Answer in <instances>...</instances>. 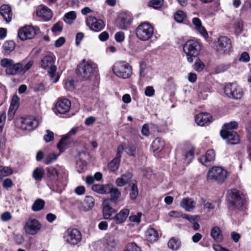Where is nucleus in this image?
<instances>
[{
  "label": "nucleus",
  "mask_w": 251,
  "mask_h": 251,
  "mask_svg": "<svg viewBox=\"0 0 251 251\" xmlns=\"http://www.w3.org/2000/svg\"><path fill=\"white\" fill-rule=\"evenodd\" d=\"M109 193L110 194L111 198L105 200H110L111 202H112L114 204H116L118 201V199L121 196L120 192L117 188L113 187L110 185V190Z\"/></svg>",
  "instance_id": "32"
},
{
  "label": "nucleus",
  "mask_w": 251,
  "mask_h": 251,
  "mask_svg": "<svg viewBox=\"0 0 251 251\" xmlns=\"http://www.w3.org/2000/svg\"><path fill=\"white\" fill-rule=\"evenodd\" d=\"M37 15L44 21H48L51 19L52 13L51 10L47 6L41 5L37 10Z\"/></svg>",
  "instance_id": "20"
},
{
  "label": "nucleus",
  "mask_w": 251,
  "mask_h": 251,
  "mask_svg": "<svg viewBox=\"0 0 251 251\" xmlns=\"http://www.w3.org/2000/svg\"><path fill=\"white\" fill-rule=\"evenodd\" d=\"M125 150L126 153L129 155H134L136 151V148L134 145L129 144L127 147H125Z\"/></svg>",
  "instance_id": "58"
},
{
  "label": "nucleus",
  "mask_w": 251,
  "mask_h": 251,
  "mask_svg": "<svg viewBox=\"0 0 251 251\" xmlns=\"http://www.w3.org/2000/svg\"><path fill=\"white\" fill-rule=\"evenodd\" d=\"M185 157L187 163H189L194 158V151L192 150H190L186 152Z\"/></svg>",
  "instance_id": "61"
},
{
  "label": "nucleus",
  "mask_w": 251,
  "mask_h": 251,
  "mask_svg": "<svg viewBox=\"0 0 251 251\" xmlns=\"http://www.w3.org/2000/svg\"><path fill=\"white\" fill-rule=\"evenodd\" d=\"M69 138L66 135L64 136L57 144V148L60 152H63L69 144Z\"/></svg>",
  "instance_id": "41"
},
{
  "label": "nucleus",
  "mask_w": 251,
  "mask_h": 251,
  "mask_svg": "<svg viewBox=\"0 0 251 251\" xmlns=\"http://www.w3.org/2000/svg\"><path fill=\"white\" fill-rule=\"evenodd\" d=\"M65 240L69 244L76 245L82 239L80 231L76 228H69L65 232L64 235Z\"/></svg>",
  "instance_id": "11"
},
{
  "label": "nucleus",
  "mask_w": 251,
  "mask_h": 251,
  "mask_svg": "<svg viewBox=\"0 0 251 251\" xmlns=\"http://www.w3.org/2000/svg\"><path fill=\"white\" fill-rule=\"evenodd\" d=\"M71 106V102L68 99L61 98L56 102L55 108L59 113L63 114L69 111Z\"/></svg>",
  "instance_id": "17"
},
{
  "label": "nucleus",
  "mask_w": 251,
  "mask_h": 251,
  "mask_svg": "<svg viewBox=\"0 0 251 251\" xmlns=\"http://www.w3.org/2000/svg\"><path fill=\"white\" fill-rule=\"evenodd\" d=\"M76 165L77 167H79L80 169H78L77 171L79 173L83 172L86 169L87 163L85 161L77 160L76 162Z\"/></svg>",
  "instance_id": "55"
},
{
  "label": "nucleus",
  "mask_w": 251,
  "mask_h": 251,
  "mask_svg": "<svg viewBox=\"0 0 251 251\" xmlns=\"http://www.w3.org/2000/svg\"><path fill=\"white\" fill-rule=\"evenodd\" d=\"M132 68L125 61H117L112 67L113 73L118 77L126 79L129 78L132 74Z\"/></svg>",
  "instance_id": "5"
},
{
  "label": "nucleus",
  "mask_w": 251,
  "mask_h": 251,
  "mask_svg": "<svg viewBox=\"0 0 251 251\" xmlns=\"http://www.w3.org/2000/svg\"><path fill=\"white\" fill-rule=\"evenodd\" d=\"M98 66L93 62L83 59L78 66L77 73L79 78L82 80H87L91 78L97 72Z\"/></svg>",
  "instance_id": "2"
},
{
  "label": "nucleus",
  "mask_w": 251,
  "mask_h": 251,
  "mask_svg": "<svg viewBox=\"0 0 251 251\" xmlns=\"http://www.w3.org/2000/svg\"><path fill=\"white\" fill-rule=\"evenodd\" d=\"M215 158V153L213 150H209L204 155L200 158L201 163L205 166H208L213 162Z\"/></svg>",
  "instance_id": "23"
},
{
  "label": "nucleus",
  "mask_w": 251,
  "mask_h": 251,
  "mask_svg": "<svg viewBox=\"0 0 251 251\" xmlns=\"http://www.w3.org/2000/svg\"><path fill=\"white\" fill-rule=\"evenodd\" d=\"M38 126V121L33 117H27L20 120V128L23 130L31 131Z\"/></svg>",
  "instance_id": "14"
},
{
  "label": "nucleus",
  "mask_w": 251,
  "mask_h": 251,
  "mask_svg": "<svg viewBox=\"0 0 251 251\" xmlns=\"http://www.w3.org/2000/svg\"><path fill=\"white\" fill-rule=\"evenodd\" d=\"M183 50L186 55L188 62L192 63L194 58L197 57L201 50V44L198 40H188L183 45Z\"/></svg>",
  "instance_id": "3"
},
{
  "label": "nucleus",
  "mask_w": 251,
  "mask_h": 251,
  "mask_svg": "<svg viewBox=\"0 0 251 251\" xmlns=\"http://www.w3.org/2000/svg\"><path fill=\"white\" fill-rule=\"evenodd\" d=\"M146 236L148 241L150 242L156 241L158 237L157 231L152 228H150L147 230Z\"/></svg>",
  "instance_id": "36"
},
{
  "label": "nucleus",
  "mask_w": 251,
  "mask_h": 251,
  "mask_svg": "<svg viewBox=\"0 0 251 251\" xmlns=\"http://www.w3.org/2000/svg\"><path fill=\"white\" fill-rule=\"evenodd\" d=\"M163 4V0H151L148 3L149 6L154 9H159Z\"/></svg>",
  "instance_id": "46"
},
{
  "label": "nucleus",
  "mask_w": 251,
  "mask_h": 251,
  "mask_svg": "<svg viewBox=\"0 0 251 251\" xmlns=\"http://www.w3.org/2000/svg\"><path fill=\"white\" fill-rule=\"evenodd\" d=\"M243 26V23L240 20L236 21L234 23L235 31L237 33H240L242 31Z\"/></svg>",
  "instance_id": "52"
},
{
  "label": "nucleus",
  "mask_w": 251,
  "mask_h": 251,
  "mask_svg": "<svg viewBox=\"0 0 251 251\" xmlns=\"http://www.w3.org/2000/svg\"><path fill=\"white\" fill-rule=\"evenodd\" d=\"M227 172L220 167L212 168L208 172L207 180L214 181L219 183H223L227 177Z\"/></svg>",
  "instance_id": "8"
},
{
  "label": "nucleus",
  "mask_w": 251,
  "mask_h": 251,
  "mask_svg": "<svg viewBox=\"0 0 251 251\" xmlns=\"http://www.w3.org/2000/svg\"><path fill=\"white\" fill-rule=\"evenodd\" d=\"M76 83L72 78H68L66 80L64 87L68 91H73L75 88Z\"/></svg>",
  "instance_id": "45"
},
{
  "label": "nucleus",
  "mask_w": 251,
  "mask_h": 251,
  "mask_svg": "<svg viewBox=\"0 0 251 251\" xmlns=\"http://www.w3.org/2000/svg\"><path fill=\"white\" fill-rule=\"evenodd\" d=\"M142 215V213L138 212L136 215H130L129 217V220L132 222L139 223L141 221Z\"/></svg>",
  "instance_id": "57"
},
{
  "label": "nucleus",
  "mask_w": 251,
  "mask_h": 251,
  "mask_svg": "<svg viewBox=\"0 0 251 251\" xmlns=\"http://www.w3.org/2000/svg\"><path fill=\"white\" fill-rule=\"evenodd\" d=\"M115 39L117 42H121L124 40L125 36L123 32H118L115 34Z\"/></svg>",
  "instance_id": "64"
},
{
  "label": "nucleus",
  "mask_w": 251,
  "mask_h": 251,
  "mask_svg": "<svg viewBox=\"0 0 251 251\" xmlns=\"http://www.w3.org/2000/svg\"><path fill=\"white\" fill-rule=\"evenodd\" d=\"M86 23L92 30L96 32L102 30L105 25L102 20L97 19L93 16H89L87 18Z\"/></svg>",
  "instance_id": "16"
},
{
  "label": "nucleus",
  "mask_w": 251,
  "mask_h": 251,
  "mask_svg": "<svg viewBox=\"0 0 251 251\" xmlns=\"http://www.w3.org/2000/svg\"><path fill=\"white\" fill-rule=\"evenodd\" d=\"M227 199L232 206L240 208L244 204L245 197L242 192L234 189L228 191Z\"/></svg>",
  "instance_id": "9"
},
{
  "label": "nucleus",
  "mask_w": 251,
  "mask_h": 251,
  "mask_svg": "<svg viewBox=\"0 0 251 251\" xmlns=\"http://www.w3.org/2000/svg\"><path fill=\"white\" fill-rule=\"evenodd\" d=\"M54 139L53 133L50 130H46V134L44 136V139L46 142L52 141Z\"/></svg>",
  "instance_id": "56"
},
{
  "label": "nucleus",
  "mask_w": 251,
  "mask_h": 251,
  "mask_svg": "<svg viewBox=\"0 0 251 251\" xmlns=\"http://www.w3.org/2000/svg\"><path fill=\"white\" fill-rule=\"evenodd\" d=\"M212 116L209 113H201L195 117V121L200 126H204L211 122Z\"/></svg>",
  "instance_id": "22"
},
{
  "label": "nucleus",
  "mask_w": 251,
  "mask_h": 251,
  "mask_svg": "<svg viewBox=\"0 0 251 251\" xmlns=\"http://www.w3.org/2000/svg\"><path fill=\"white\" fill-rule=\"evenodd\" d=\"M154 33V28L148 22L140 24L136 28V35L141 41H146L150 39Z\"/></svg>",
  "instance_id": "7"
},
{
  "label": "nucleus",
  "mask_w": 251,
  "mask_h": 251,
  "mask_svg": "<svg viewBox=\"0 0 251 251\" xmlns=\"http://www.w3.org/2000/svg\"><path fill=\"white\" fill-rule=\"evenodd\" d=\"M57 159V156L54 153H51L48 155L45 159V163L49 164Z\"/></svg>",
  "instance_id": "59"
},
{
  "label": "nucleus",
  "mask_w": 251,
  "mask_h": 251,
  "mask_svg": "<svg viewBox=\"0 0 251 251\" xmlns=\"http://www.w3.org/2000/svg\"><path fill=\"white\" fill-rule=\"evenodd\" d=\"M180 245V241L176 238H172L168 243V247L173 250L178 249Z\"/></svg>",
  "instance_id": "40"
},
{
  "label": "nucleus",
  "mask_w": 251,
  "mask_h": 251,
  "mask_svg": "<svg viewBox=\"0 0 251 251\" xmlns=\"http://www.w3.org/2000/svg\"><path fill=\"white\" fill-rule=\"evenodd\" d=\"M204 67V63L200 59L197 60L194 64V68L197 72L201 71L203 69Z\"/></svg>",
  "instance_id": "53"
},
{
  "label": "nucleus",
  "mask_w": 251,
  "mask_h": 251,
  "mask_svg": "<svg viewBox=\"0 0 251 251\" xmlns=\"http://www.w3.org/2000/svg\"><path fill=\"white\" fill-rule=\"evenodd\" d=\"M47 172L48 176L53 181L63 183L67 180V175L66 170L62 166L56 165L54 167H49L47 169Z\"/></svg>",
  "instance_id": "6"
},
{
  "label": "nucleus",
  "mask_w": 251,
  "mask_h": 251,
  "mask_svg": "<svg viewBox=\"0 0 251 251\" xmlns=\"http://www.w3.org/2000/svg\"><path fill=\"white\" fill-rule=\"evenodd\" d=\"M168 215L170 217L174 218L182 217L191 222L197 221L199 218L198 216H191L186 214H182L181 212L177 211H171L169 213Z\"/></svg>",
  "instance_id": "25"
},
{
  "label": "nucleus",
  "mask_w": 251,
  "mask_h": 251,
  "mask_svg": "<svg viewBox=\"0 0 251 251\" xmlns=\"http://www.w3.org/2000/svg\"><path fill=\"white\" fill-rule=\"evenodd\" d=\"M196 202L190 198H183L180 203V206L187 211H190L195 207Z\"/></svg>",
  "instance_id": "27"
},
{
  "label": "nucleus",
  "mask_w": 251,
  "mask_h": 251,
  "mask_svg": "<svg viewBox=\"0 0 251 251\" xmlns=\"http://www.w3.org/2000/svg\"><path fill=\"white\" fill-rule=\"evenodd\" d=\"M63 26L60 22L56 23L52 27L51 30L53 32H61L62 31Z\"/></svg>",
  "instance_id": "63"
},
{
  "label": "nucleus",
  "mask_w": 251,
  "mask_h": 251,
  "mask_svg": "<svg viewBox=\"0 0 251 251\" xmlns=\"http://www.w3.org/2000/svg\"><path fill=\"white\" fill-rule=\"evenodd\" d=\"M229 64H221L218 65L215 69V72L219 74L227 71L230 68Z\"/></svg>",
  "instance_id": "47"
},
{
  "label": "nucleus",
  "mask_w": 251,
  "mask_h": 251,
  "mask_svg": "<svg viewBox=\"0 0 251 251\" xmlns=\"http://www.w3.org/2000/svg\"><path fill=\"white\" fill-rule=\"evenodd\" d=\"M138 195V190L136 183H132L131 191L130 192V197L131 199L135 200Z\"/></svg>",
  "instance_id": "49"
},
{
  "label": "nucleus",
  "mask_w": 251,
  "mask_h": 251,
  "mask_svg": "<svg viewBox=\"0 0 251 251\" xmlns=\"http://www.w3.org/2000/svg\"><path fill=\"white\" fill-rule=\"evenodd\" d=\"M45 201L41 199H38L36 200L33 203L32 209L34 211H38L42 209L45 206Z\"/></svg>",
  "instance_id": "43"
},
{
  "label": "nucleus",
  "mask_w": 251,
  "mask_h": 251,
  "mask_svg": "<svg viewBox=\"0 0 251 251\" xmlns=\"http://www.w3.org/2000/svg\"><path fill=\"white\" fill-rule=\"evenodd\" d=\"M237 126L238 123L236 122L232 121L224 124L223 129L222 130H233L232 129L236 128Z\"/></svg>",
  "instance_id": "51"
},
{
  "label": "nucleus",
  "mask_w": 251,
  "mask_h": 251,
  "mask_svg": "<svg viewBox=\"0 0 251 251\" xmlns=\"http://www.w3.org/2000/svg\"><path fill=\"white\" fill-rule=\"evenodd\" d=\"M165 146V143L160 138H156L152 143L151 148L153 151H160Z\"/></svg>",
  "instance_id": "35"
},
{
  "label": "nucleus",
  "mask_w": 251,
  "mask_h": 251,
  "mask_svg": "<svg viewBox=\"0 0 251 251\" xmlns=\"http://www.w3.org/2000/svg\"><path fill=\"white\" fill-rule=\"evenodd\" d=\"M92 189L94 191L100 194H108L110 192V185L95 184L92 186Z\"/></svg>",
  "instance_id": "30"
},
{
  "label": "nucleus",
  "mask_w": 251,
  "mask_h": 251,
  "mask_svg": "<svg viewBox=\"0 0 251 251\" xmlns=\"http://www.w3.org/2000/svg\"><path fill=\"white\" fill-rule=\"evenodd\" d=\"M94 198L92 196H87L82 204L81 209L84 211L89 210L94 206Z\"/></svg>",
  "instance_id": "33"
},
{
  "label": "nucleus",
  "mask_w": 251,
  "mask_h": 251,
  "mask_svg": "<svg viewBox=\"0 0 251 251\" xmlns=\"http://www.w3.org/2000/svg\"><path fill=\"white\" fill-rule=\"evenodd\" d=\"M155 91L152 86H148L145 91V95L148 97H151L154 95Z\"/></svg>",
  "instance_id": "62"
},
{
  "label": "nucleus",
  "mask_w": 251,
  "mask_h": 251,
  "mask_svg": "<svg viewBox=\"0 0 251 251\" xmlns=\"http://www.w3.org/2000/svg\"><path fill=\"white\" fill-rule=\"evenodd\" d=\"M125 251H141L139 247L135 243H131L127 244L126 250Z\"/></svg>",
  "instance_id": "54"
},
{
  "label": "nucleus",
  "mask_w": 251,
  "mask_h": 251,
  "mask_svg": "<svg viewBox=\"0 0 251 251\" xmlns=\"http://www.w3.org/2000/svg\"><path fill=\"white\" fill-rule=\"evenodd\" d=\"M231 48L230 40L225 36L220 37L218 41V49L222 53L228 52Z\"/></svg>",
  "instance_id": "19"
},
{
  "label": "nucleus",
  "mask_w": 251,
  "mask_h": 251,
  "mask_svg": "<svg viewBox=\"0 0 251 251\" xmlns=\"http://www.w3.org/2000/svg\"><path fill=\"white\" fill-rule=\"evenodd\" d=\"M12 173V170L10 168L0 166V176H6Z\"/></svg>",
  "instance_id": "48"
},
{
  "label": "nucleus",
  "mask_w": 251,
  "mask_h": 251,
  "mask_svg": "<svg viewBox=\"0 0 251 251\" xmlns=\"http://www.w3.org/2000/svg\"><path fill=\"white\" fill-rule=\"evenodd\" d=\"M129 214V209L124 208L113 217V220H114L116 224H122L126 221Z\"/></svg>",
  "instance_id": "24"
},
{
  "label": "nucleus",
  "mask_w": 251,
  "mask_h": 251,
  "mask_svg": "<svg viewBox=\"0 0 251 251\" xmlns=\"http://www.w3.org/2000/svg\"><path fill=\"white\" fill-rule=\"evenodd\" d=\"M192 23L195 26L197 30L203 37H206L208 36L207 32L205 28L202 26L201 20L198 18H194L192 20Z\"/></svg>",
  "instance_id": "28"
},
{
  "label": "nucleus",
  "mask_w": 251,
  "mask_h": 251,
  "mask_svg": "<svg viewBox=\"0 0 251 251\" xmlns=\"http://www.w3.org/2000/svg\"><path fill=\"white\" fill-rule=\"evenodd\" d=\"M76 17L75 12L72 11L66 13L63 17V20L67 24H71L76 19Z\"/></svg>",
  "instance_id": "42"
},
{
  "label": "nucleus",
  "mask_w": 251,
  "mask_h": 251,
  "mask_svg": "<svg viewBox=\"0 0 251 251\" xmlns=\"http://www.w3.org/2000/svg\"><path fill=\"white\" fill-rule=\"evenodd\" d=\"M224 93L227 97L233 99H240L244 95L242 88L236 83L227 84L224 88Z\"/></svg>",
  "instance_id": "10"
},
{
  "label": "nucleus",
  "mask_w": 251,
  "mask_h": 251,
  "mask_svg": "<svg viewBox=\"0 0 251 251\" xmlns=\"http://www.w3.org/2000/svg\"><path fill=\"white\" fill-rule=\"evenodd\" d=\"M0 14L6 23H9L12 19L13 13L11 7L7 4H3L0 7Z\"/></svg>",
  "instance_id": "21"
},
{
  "label": "nucleus",
  "mask_w": 251,
  "mask_h": 251,
  "mask_svg": "<svg viewBox=\"0 0 251 251\" xmlns=\"http://www.w3.org/2000/svg\"><path fill=\"white\" fill-rule=\"evenodd\" d=\"M222 137L226 139L228 144L234 145L239 143V138L237 133L233 130H222L220 132Z\"/></svg>",
  "instance_id": "15"
},
{
  "label": "nucleus",
  "mask_w": 251,
  "mask_h": 251,
  "mask_svg": "<svg viewBox=\"0 0 251 251\" xmlns=\"http://www.w3.org/2000/svg\"><path fill=\"white\" fill-rule=\"evenodd\" d=\"M140 76L141 77L151 78V69L148 67L144 62L140 64Z\"/></svg>",
  "instance_id": "29"
},
{
  "label": "nucleus",
  "mask_w": 251,
  "mask_h": 251,
  "mask_svg": "<svg viewBox=\"0 0 251 251\" xmlns=\"http://www.w3.org/2000/svg\"><path fill=\"white\" fill-rule=\"evenodd\" d=\"M115 204L110 202V200H104L103 202V216L105 219L112 220L113 214L115 213V209L112 207Z\"/></svg>",
  "instance_id": "18"
},
{
  "label": "nucleus",
  "mask_w": 251,
  "mask_h": 251,
  "mask_svg": "<svg viewBox=\"0 0 251 251\" xmlns=\"http://www.w3.org/2000/svg\"><path fill=\"white\" fill-rule=\"evenodd\" d=\"M211 235L216 241L220 242L223 240L222 231L218 226H215L212 229Z\"/></svg>",
  "instance_id": "37"
},
{
  "label": "nucleus",
  "mask_w": 251,
  "mask_h": 251,
  "mask_svg": "<svg viewBox=\"0 0 251 251\" xmlns=\"http://www.w3.org/2000/svg\"><path fill=\"white\" fill-rule=\"evenodd\" d=\"M4 52L6 54H9L15 48V44L12 41H6L2 46Z\"/></svg>",
  "instance_id": "39"
},
{
  "label": "nucleus",
  "mask_w": 251,
  "mask_h": 251,
  "mask_svg": "<svg viewBox=\"0 0 251 251\" xmlns=\"http://www.w3.org/2000/svg\"><path fill=\"white\" fill-rule=\"evenodd\" d=\"M121 159L118 158L116 157L109 163L108 167L111 171H115L117 170L119 166Z\"/></svg>",
  "instance_id": "44"
},
{
  "label": "nucleus",
  "mask_w": 251,
  "mask_h": 251,
  "mask_svg": "<svg viewBox=\"0 0 251 251\" xmlns=\"http://www.w3.org/2000/svg\"><path fill=\"white\" fill-rule=\"evenodd\" d=\"M37 29L38 28L31 25H25L19 29L18 37L22 41L31 39L36 35Z\"/></svg>",
  "instance_id": "13"
},
{
  "label": "nucleus",
  "mask_w": 251,
  "mask_h": 251,
  "mask_svg": "<svg viewBox=\"0 0 251 251\" xmlns=\"http://www.w3.org/2000/svg\"><path fill=\"white\" fill-rule=\"evenodd\" d=\"M41 227V224L37 220L29 218L25 225L24 229L26 234L34 235L40 230Z\"/></svg>",
  "instance_id": "12"
},
{
  "label": "nucleus",
  "mask_w": 251,
  "mask_h": 251,
  "mask_svg": "<svg viewBox=\"0 0 251 251\" xmlns=\"http://www.w3.org/2000/svg\"><path fill=\"white\" fill-rule=\"evenodd\" d=\"M14 239L17 244L21 245L25 241L24 236L20 234H17L14 235Z\"/></svg>",
  "instance_id": "60"
},
{
  "label": "nucleus",
  "mask_w": 251,
  "mask_h": 251,
  "mask_svg": "<svg viewBox=\"0 0 251 251\" xmlns=\"http://www.w3.org/2000/svg\"><path fill=\"white\" fill-rule=\"evenodd\" d=\"M33 64V60H30L24 65L21 62H15L13 59L7 58H2L0 61L1 67L5 69L6 75L12 76L24 75L31 68Z\"/></svg>",
  "instance_id": "1"
},
{
  "label": "nucleus",
  "mask_w": 251,
  "mask_h": 251,
  "mask_svg": "<svg viewBox=\"0 0 251 251\" xmlns=\"http://www.w3.org/2000/svg\"><path fill=\"white\" fill-rule=\"evenodd\" d=\"M45 175V171L43 167H37L33 172L32 176L34 179L40 181Z\"/></svg>",
  "instance_id": "38"
},
{
  "label": "nucleus",
  "mask_w": 251,
  "mask_h": 251,
  "mask_svg": "<svg viewBox=\"0 0 251 251\" xmlns=\"http://www.w3.org/2000/svg\"><path fill=\"white\" fill-rule=\"evenodd\" d=\"M19 100L20 99L17 95H14L12 97L8 113V118L9 120L12 119L19 106Z\"/></svg>",
  "instance_id": "26"
},
{
  "label": "nucleus",
  "mask_w": 251,
  "mask_h": 251,
  "mask_svg": "<svg viewBox=\"0 0 251 251\" xmlns=\"http://www.w3.org/2000/svg\"><path fill=\"white\" fill-rule=\"evenodd\" d=\"M185 17L186 14L183 11L180 10L176 11L174 15L175 20L178 23H181Z\"/></svg>",
  "instance_id": "50"
},
{
  "label": "nucleus",
  "mask_w": 251,
  "mask_h": 251,
  "mask_svg": "<svg viewBox=\"0 0 251 251\" xmlns=\"http://www.w3.org/2000/svg\"><path fill=\"white\" fill-rule=\"evenodd\" d=\"M117 241L115 237L111 235H107L105 237V248L109 251H112L117 245Z\"/></svg>",
  "instance_id": "31"
},
{
  "label": "nucleus",
  "mask_w": 251,
  "mask_h": 251,
  "mask_svg": "<svg viewBox=\"0 0 251 251\" xmlns=\"http://www.w3.org/2000/svg\"><path fill=\"white\" fill-rule=\"evenodd\" d=\"M132 177V174L130 172H127L125 174L123 175L121 177L117 179L116 181V184L118 186H123L128 183Z\"/></svg>",
  "instance_id": "34"
},
{
  "label": "nucleus",
  "mask_w": 251,
  "mask_h": 251,
  "mask_svg": "<svg viewBox=\"0 0 251 251\" xmlns=\"http://www.w3.org/2000/svg\"><path fill=\"white\" fill-rule=\"evenodd\" d=\"M41 66L47 70L50 79L52 82H56L59 79V75L56 73V67L54 65V61L52 55L45 56L41 61Z\"/></svg>",
  "instance_id": "4"
}]
</instances>
